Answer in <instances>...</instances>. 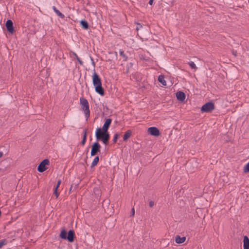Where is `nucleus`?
<instances>
[{"label": "nucleus", "instance_id": "f257e3e1", "mask_svg": "<svg viewBox=\"0 0 249 249\" xmlns=\"http://www.w3.org/2000/svg\"><path fill=\"white\" fill-rule=\"evenodd\" d=\"M92 82L95 87V91L100 95L103 96L104 95V90L102 87V82L101 78L95 72H94L92 75Z\"/></svg>", "mask_w": 249, "mask_h": 249}, {"label": "nucleus", "instance_id": "f03ea898", "mask_svg": "<svg viewBox=\"0 0 249 249\" xmlns=\"http://www.w3.org/2000/svg\"><path fill=\"white\" fill-rule=\"evenodd\" d=\"M95 136L97 140H101L105 144L107 143L109 138L108 133L107 132L104 133L100 128L96 129Z\"/></svg>", "mask_w": 249, "mask_h": 249}, {"label": "nucleus", "instance_id": "7ed1b4c3", "mask_svg": "<svg viewBox=\"0 0 249 249\" xmlns=\"http://www.w3.org/2000/svg\"><path fill=\"white\" fill-rule=\"evenodd\" d=\"M80 103L81 106V109L84 111L85 118L87 121L90 116L89 103L87 100L84 98H81L80 99Z\"/></svg>", "mask_w": 249, "mask_h": 249}, {"label": "nucleus", "instance_id": "20e7f679", "mask_svg": "<svg viewBox=\"0 0 249 249\" xmlns=\"http://www.w3.org/2000/svg\"><path fill=\"white\" fill-rule=\"evenodd\" d=\"M214 108V104L212 102H208L204 104L201 108L202 112H209L213 111Z\"/></svg>", "mask_w": 249, "mask_h": 249}, {"label": "nucleus", "instance_id": "39448f33", "mask_svg": "<svg viewBox=\"0 0 249 249\" xmlns=\"http://www.w3.org/2000/svg\"><path fill=\"white\" fill-rule=\"evenodd\" d=\"M49 164V160L48 159L44 160L39 164L37 168L38 171L40 172H43L45 171L47 169L46 168V165H48Z\"/></svg>", "mask_w": 249, "mask_h": 249}, {"label": "nucleus", "instance_id": "423d86ee", "mask_svg": "<svg viewBox=\"0 0 249 249\" xmlns=\"http://www.w3.org/2000/svg\"><path fill=\"white\" fill-rule=\"evenodd\" d=\"M101 146L98 142H94L92 146L91 150V156H94L96 153L100 151Z\"/></svg>", "mask_w": 249, "mask_h": 249}, {"label": "nucleus", "instance_id": "0eeeda50", "mask_svg": "<svg viewBox=\"0 0 249 249\" xmlns=\"http://www.w3.org/2000/svg\"><path fill=\"white\" fill-rule=\"evenodd\" d=\"M148 132L151 135L154 136H158L160 135V131L156 127H150L148 128Z\"/></svg>", "mask_w": 249, "mask_h": 249}, {"label": "nucleus", "instance_id": "6e6552de", "mask_svg": "<svg viewBox=\"0 0 249 249\" xmlns=\"http://www.w3.org/2000/svg\"><path fill=\"white\" fill-rule=\"evenodd\" d=\"M111 122L112 120L111 119L108 118L106 120V121L103 126L102 129H101L103 131L104 133L107 132V130L111 123Z\"/></svg>", "mask_w": 249, "mask_h": 249}, {"label": "nucleus", "instance_id": "1a4fd4ad", "mask_svg": "<svg viewBox=\"0 0 249 249\" xmlns=\"http://www.w3.org/2000/svg\"><path fill=\"white\" fill-rule=\"evenodd\" d=\"M74 232L72 230H70L66 237V239L70 242H72L74 240Z\"/></svg>", "mask_w": 249, "mask_h": 249}, {"label": "nucleus", "instance_id": "9d476101", "mask_svg": "<svg viewBox=\"0 0 249 249\" xmlns=\"http://www.w3.org/2000/svg\"><path fill=\"white\" fill-rule=\"evenodd\" d=\"M6 27L7 30L11 33L13 32V22L11 20H8L6 23Z\"/></svg>", "mask_w": 249, "mask_h": 249}, {"label": "nucleus", "instance_id": "9b49d317", "mask_svg": "<svg viewBox=\"0 0 249 249\" xmlns=\"http://www.w3.org/2000/svg\"><path fill=\"white\" fill-rule=\"evenodd\" d=\"M176 97L178 101L182 102L185 100V95L184 92L182 91H178L176 93Z\"/></svg>", "mask_w": 249, "mask_h": 249}, {"label": "nucleus", "instance_id": "f8f14e48", "mask_svg": "<svg viewBox=\"0 0 249 249\" xmlns=\"http://www.w3.org/2000/svg\"><path fill=\"white\" fill-rule=\"evenodd\" d=\"M186 240L185 236L180 237L179 235H176L175 236V241L178 244H181L184 243Z\"/></svg>", "mask_w": 249, "mask_h": 249}, {"label": "nucleus", "instance_id": "ddd939ff", "mask_svg": "<svg viewBox=\"0 0 249 249\" xmlns=\"http://www.w3.org/2000/svg\"><path fill=\"white\" fill-rule=\"evenodd\" d=\"M243 248L244 249H249V239L247 236L244 237Z\"/></svg>", "mask_w": 249, "mask_h": 249}, {"label": "nucleus", "instance_id": "4468645a", "mask_svg": "<svg viewBox=\"0 0 249 249\" xmlns=\"http://www.w3.org/2000/svg\"><path fill=\"white\" fill-rule=\"evenodd\" d=\"M132 134V132L131 130H128L124 133L123 137V140L124 141H127L128 139H129Z\"/></svg>", "mask_w": 249, "mask_h": 249}, {"label": "nucleus", "instance_id": "2eb2a0df", "mask_svg": "<svg viewBox=\"0 0 249 249\" xmlns=\"http://www.w3.org/2000/svg\"><path fill=\"white\" fill-rule=\"evenodd\" d=\"M52 8L54 12L55 13V14L58 17L62 18H63L65 17L64 15L62 13H61L58 10H57L54 6H53Z\"/></svg>", "mask_w": 249, "mask_h": 249}, {"label": "nucleus", "instance_id": "dca6fc26", "mask_svg": "<svg viewBox=\"0 0 249 249\" xmlns=\"http://www.w3.org/2000/svg\"><path fill=\"white\" fill-rule=\"evenodd\" d=\"M81 26L82 28L85 30H87L89 28V24L87 21L85 20H82L80 22Z\"/></svg>", "mask_w": 249, "mask_h": 249}, {"label": "nucleus", "instance_id": "f3484780", "mask_svg": "<svg viewBox=\"0 0 249 249\" xmlns=\"http://www.w3.org/2000/svg\"><path fill=\"white\" fill-rule=\"evenodd\" d=\"M158 81L163 86L166 85V82L164 80V77L163 75H160L158 77Z\"/></svg>", "mask_w": 249, "mask_h": 249}, {"label": "nucleus", "instance_id": "a211bd4d", "mask_svg": "<svg viewBox=\"0 0 249 249\" xmlns=\"http://www.w3.org/2000/svg\"><path fill=\"white\" fill-rule=\"evenodd\" d=\"M87 129H85L83 131V140L81 142V144L84 145L85 144L86 139H87Z\"/></svg>", "mask_w": 249, "mask_h": 249}, {"label": "nucleus", "instance_id": "6ab92c4d", "mask_svg": "<svg viewBox=\"0 0 249 249\" xmlns=\"http://www.w3.org/2000/svg\"><path fill=\"white\" fill-rule=\"evenodd\" d=\"M67 232L65 230H63L61 231L60 233V237L63 239H66Z\"/></svg>", "mask_w": 249, "mask_h": 249}, {"label": "nucleus", "instance_id": "aec40b11", "mask_svg": "<svg viewBox=\"0 0 249 249\" xmlns=\"http://www.w3.org/2000/svg\"><path fill=\"white\" fill-rule=\"evenodd\" d=\"M119 53L120 55L122 57L123 60L125 61H126L127 59V56L124 53V51L122 50H120Z\"/></svg>", "mask_w": 249, "mask_h": 249}, {"label": "nucleus", "instance_id": "412c9836", "mask_svg": "<svg viewBox=\"0 0 249 249\" xmlns=\"http://www.w3.org/2000/svg\"><path fill=\"white\" fill-rule=\"evenodd\" d=\"M99 160V157L98 156L96 157L92 161V162L91 163V167H94L95 166H96L97 165V163L98 162Z\"/></svg>", "mask_w": 249, "mask_h": 249}, {"label": "nucleus", "instance_id": "4be33fe9", "mask_svg": "<svg viewBox=\"0 0 249 249\" xmlns=\"http://www.w3.org/2000/svg\"><path fill=\"white\" fill-rule=\"evenodd\" d=\"M73 55L75 57L76 59L77 60V61H78V62L80 63V64L81 65H83V61L80 59V58L77 56V55L76 54V53H73Z\"/></svg>", "mask_w": 249, "mask_h": 249}, {"label": "nucleus", "instance_id": "5701e85b", "mask_svg": "<svg viewBox=\"0 0 249 249\" xmlns=\"http://www.w3.org/2000/svg\"><path fill=\"white\" fill-rule=\"evenodd\" d=\"M189 66H190V67L192 69H195L196 70L197 69L196 66V64L194 63V62L193 61H191L190 62L188 63Z\"/></svg>", "mask_w": 249, "mask_h": 249}, {"label": "nucleus", "instance_id": "b1692460", "mask_svg": "<svg viewBox=\"0 0 249 249\" xmlns=\"http://www.w3.org/2000/svg\"><path fill=\"white\" fill-rule=\"evenodd\" d=\"M7 242L6 239H3L0 240V249L3 246L6 245Z\"/></svg>", "mask_w": 249, "mask_h": 249}, {"label": "nucleus", "instance_id": "393cba45", "mask_svg": "<svg viewBox=\"0 0 249 249\" xmlns=\"http://www.w3.org/2000/svg\"><path fill=\"white\" fill-rule=\"evenodd\" d=\"M244 171L245 173L249 172V162L244 166Z\"/></svg>", "mask_w": 249, "mask_h": 249}, {"label": "nucleus", "instance_id": "a878e982", "mask_svg": "<svg viewBox=\"0 0 249 249\" xmlns=\"http://www.w3.org/2000/svg\"><path fill=\"white\" fill-rule=\"evenodd\" d=\"M119 137V135L118 133L114 134L113 139V142H114V143L116 142Z\"/></svg>", "mask_w": 249, "mask_h": 249}, {"label": "nucleus", "instance_id": "bb28decb", "mask_svg": "<svg viewBox=\"0 0 249 249\" xmlns=\"http://www.w3.org/2000/svg\"><path fill=\"white\" fill-rule=\"evenodd\" d=\"M53 194L55 195V196H56V197H58V195H59V194L57 192V189H56V188L54 187V192H53Z\"/></svg>", "mask_w": 249, "mask_h": 249}, {"label": "nucleus", "instance_id": "cd10ccee", "mask_svg": "<svg viewBox=\"0 0 249 249\" xmlns=\"http://www.w3.org/2000/svg\"><path fill=\"white\" fill-rule=\"evenodd\" d=\"M61 181L60 179H59L57 181V185H56V186L55 187V188H56V189H57L59 187V185H60L61 184Z\"/></svg>", "mask_w": 249, "mask_h": 249}, {"label": "nucleus", "instance_id": "c85d7f7f", "mask_svg": "<svg viewBox=\"0 0 249 249\" xmlns=\"http://www.w3.org/2000/svg\"><path fill=\"white\" fill-rule=\"evenodd\" d=\"M135 214V209L134 208H133L131 210V213L130 215V216H133Z\"/></svg>", "mask_w": 249, "mask_h": 249}, {"label": "nucleus", "instance_id": "c756f323", "mask_svg": "<svg viewBox=\"0 0 249 249\" xmlns=\"http://www.w3.org/2000/svg\"><path fill=\"white\" fill-rule=\"evenodd\" d=\"M149 205L150 207H153L154 205V202L153 201H150L149 203Z\"/></svg>", "mask_w": 249, "mask_h": 249}, {"label": "nucleus", "instance_id": "7c9ffc66", "mask_svg": "<svg viewBox=\"0 0 249 249\" xmlns=\"http://www.w3.org/2000/svg\"><path fill=\"white\" fill-rule=\"evenodd\" d=\"M90 59H91V61L92 62V64L93 65V66H95V63L93 61V59L92 57H90Z\"/></svg>", "mask_w": 249, "mask_h": 249}, {"label": "nucleus", "instance_id": "2f4dec72", "mask_svg": "<svg viewBox=\"0 0 249 249\" xmlns=\"http://www.w3.org/2000/svg\"><path fill=\"white\" fill-rule=\"evenodd\" d=\"M154 0H149V4L150 5H152Z\"/></svg>", "mask_w": 249, "mask_h": 249}, {"label": "nucleus", "instance_id": "473e14b6", "mask_svg": "<svg viewBox=\"0 0 249 249\" xmlns=\"http://www.w3.org/2000/svg\"><path fill=\"white\" fill-rule=\"evenodd\" d=\"M3 156V153L2 152H0V158L2 157Z\"/></svg>", "mask_w": 249, "mask_h": 249}, {"label": "nucleus", "instance_id": "72a5a7b5", "mask_svg": "<svg viewBox=\"0 0 249 249\" xmlns=\"http://www.w3.org/2000/svg\"><path fill=\"white\" fill-rule=\"evenodd\" d=\"M115 55L116 56V57H117V52H115Z\"/></svg>", "mask_w": 249, "mask_h": 249}]
</instances>
